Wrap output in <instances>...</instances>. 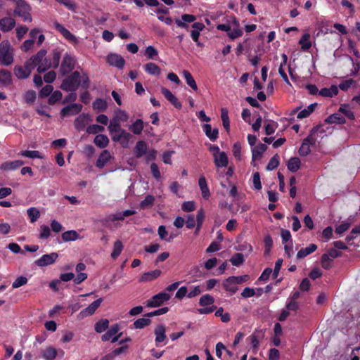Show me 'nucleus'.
<instances>
[{"label":"nucleus","instance_id":"1","mask_svg":"<svg viewBox=\"0 0 360 360\" xmlns=\"http://www.w3.org/2000/svg\"><path fill=\"white\" fill-rule=\"evenodd\" d=\"M15 5L13 10L14 16L21 18L25 22L30 23L32 20L30 4L25 1V0H21L15 3Z\"/></svg>","mask_w":360,"mask_h":360},{"label":"nucleus","instance_id":"2","mask_svg":"<svg viewBox=\"0 0 360 360\" xmlns=\"http://www.w3.org/2000/svg\"><path fill=\"white\" fill-rule=\"evenodd\" d=\"M80 73L78 71H74L62 82L60 88L66 91H75L80 85Z\"/></svg>","mask_w":360,"mask_h":360},{"label":"nucleus","instance_id":"3","mask_svg":"<svg viewBox=\"0 0 360 360\" xmlns=\"http://www.w3.org/2000/svg\"><path fill=\"white\" fill-rule=\"evenodd\" d=\"M0 63L6 66H9L13 63V54L11 51L8 41H2L0 44Z\"/></svg>","mask_w":360,"mask_h":360},{"label":"nucleus","instance_id":"4","mask_svg":"<svg viewBox=\"0 0 360 360\" xmlns=\"http://www.w3.org/2000/svg\"><path fill=\"white\" fill-rule=\"evenodd\" d=\"M170 299V294L165 292H161L147 300L146 307L150 308L158 307Z\"/></svg>","mask_w":360,"mask_h":360},{"label":"nucleus","instance_id":"5","mask_svg":"<svg viewBox=\"0 0 360 360\" xmlns=\"http://www.w3.org/2000/svg\"><path fill=\"white\" fill-rule=\"evenodd\" d=\"M34 69V67L29 65L25 62L24 66L22 65H15L14 67V75L19 79H25L30 77L32 70Z\"/></svg>","mask_w":360,"mask_h":360},{"label":"nucleus","instance_id":"6","mask_svg":"<svg viewBox=\"0 0 360 360\" xmlns=\"http://www.w3.org/2000/svg\"><path fill=\"white\" fill-rule=\"evenodd\" d=\"M75 68V59L71 55L66 53L63 56V59L60 65V73L63 76L72 72Z\"/></svg>","mask_w":360,"mask_h":360},{"label":"nucleus","instance_id":"7","mask_svg":"<svg viewBox=\"0 0 360 360\" xmlns=\"http://www.w3.org/2000/svg\"><path fill=\"white\" fill-rule=\"evenodd\" d=\"M131 138V135L130 133L127 132V130L123 129L117 132L114 133L113 136H112V140L113 142L121 143L122 147H128Z\"/></svg>","mask_w":360,"mask_h":360},{"label":"nucleus","instance_id":"8","mask_svg":"<svg viewBox=\"0 0 360 360\" xmlns=\"http://www.w3.org/2000/svg\"><path fill=\"white\" fill-rule=\"evenodd\" d=\"M82 109L80 103H73L62 108L60 115L62 117L72 116L79 114Z\"/></svg>","mask_w":360,"mask_h":360},{"label":"nucleus","instance_id":"9","mask_svg":"<svg viewBox=\"0 0 360 360\" xmlns=\"http://www.w3.org/2000/svg\"><path fill=\"white\" fill-rule=\"evenodd\" d=\"M58 257V255L57 252L44 255L39 259L35 261V264L37 266H47L56 262Z\"/></svg>","mask_w":360,"mask_h":360},{"label":"nucleus","instance_id":"10","mask_svg":"<svg viewBox=\"0 0 360 360\" xmlns=\"http://www.w3.org/2000/svg\"><path fill=\"white\" fill-rule=\"evenodd\" d=\"M107 61L108 64L113 65L120 70L123 69L125 64V60L123 57L115 53L108 55Z\"/></svg>","mask_w":360,"mask_h":360},{"label":"nucleus","instance_id":"11","mask_svg":"<svg viewBox=\"0 0 360 360\" xmlns=\"http://www.w3.org/2000/svg\"><path fill=\"white\" fill-rule=\"evenodd\" d=\"M103 302V299L100 298L95 300L94 302L89 304L88 307L80 311L79 315L82 318H84L91 315H93L96 312L98 307L101 306Z\"/></svg>","mask_w":360,"mask_h":360},{"label":"nucleus","instance_id":"12","mask_svg":"<svg viewBox=\"0 0 360 360\" xmlns=\"http://www.w3.org/2000/svg\"><path fill=\"white\" fill-rule=\"evenodd\" d=\"M161 93L163 94L164 97H165V98H167V100L173 105L174 107L177 109L182 108V103L179 102V99L175 97L174 94H172L171 91L166 88L162 87Z\"/></svg>","mask_w":360,"mask_h":360},{"label":"nucleus","instance_id":"13","mask_svg":"<svg viewBox=\"0 0 360 360\" xmlns=\"http://www.w3.org/2000/svg\"><path fill=\"white\" fill-rule=\"evenodd\" d=\"M53 27L56 29L57 31L60 32V34L64 37L65 39L69 41H76V37L73 34H72L68 29H66L63 25L59 22H53Z\"/></svg>","mask_w":360,"mask_h":360},{"label":"nucleus","instance_id":"14","mask_svg":"<svg viewBox=\"0 0 360 360\" xmlns=\"http://www.w3.org/2000/svg\"><path fill=\"white\" fill-rule=\"evenodd\" d=\"M25 165L22 160H9L4 162L1 165V169L4 171H14Z\"/></svg>","mask_w":360,"mask_h":360},{"label":"nucleus","instance_id":"15","mask_svg":"<svg viewBox=\"0 0 360 360\" xmlns=\"http://www.w3.org/2000/svg\"><path fill=\"white\" fill-rule=\"evenodd\" d=\"M15 25V20L11 17H4L0 20V30L3 32L12 30Z\"/></svg>","mask_w":360,"mask_h":360},{"label":"nucleus","instance_id":"16","mask_svg":"<svg viewBox=\"0 0 360 360\" xmlns=\"http://www.w3.org/2000/svg\"><path fill=\"white\" fill-rule=\"evenodd\" d=\"M155 345L159 347V344L163 342L166 338V328L163 325H158L155 329Z\"/></svg>","mask_w":360,"mask_h":360},{"label":"nucleus","instance_id":"17","mask_svg":"<svg viewBox=\"0 0 360 360\" xmlns=\"http://www.w3.org/2000/svg\"><path fill=\"white\" fill-rule=\"evenodd\" d=\"M12 84V73L7 70H0V86H8Z\"/></svg>","mask_w":360,"mask_h":360},{"label":"nucleus","instance_id":"18","mask_svg":"<svg viewBox=\"0 0 360 360\" xmlns=\"http://www.w3.org/2000/svg\"><path fill=\"white\" fill-rule=\"evenodd\" d=\"M182 20L179 19L176 20V23L179 27L185 28L186 30L188 29V25L187 23L193 22L195 20V16L194 15L185 13L181 16Z\"/></svg>","mask_w":360,"mask_h":360},{"label":"nucleus","instance_id":"19","mask_svg":"<svg viewBox=\"0 0 360 360\" xmlns=\"http://www.w3.org/2000/svg\"><path fill=\"white\" fill-rule=\"evenodd\" d=\"M46 56V51L44 49H41L37 51V54L33 56L30 58L29 60L25 61L29 65H32L33 68L39 65V63H41L44 58Z\"/></svg>","mask_w":360,"mask_h":360},{"label":"nucleus","instance_id":"20","mask_svg":"<svg viewBox=\"0 0 360 360\" xmlns=\"http://www.w3.org/2000/svg\"><path fill=\"white\" fill-rule=\"evenodd\" d=\"M162 274L161 270H152L148 272L144 273L142 274L140 277L139 281L140 282H147V281H152L153 280L157 279L158 277H160Z\"/></svg>","mask_w":360,"mask_h":360},{"label":"nucleus","instance_id":"21","mask_svg":"<svg viewBox=\"0 0 360 360\" xmlns=\"http://www.w3.org/2000/svg\"><path fill=\"white\" fill-rule=\"evenodd\" d=\"M213 159H214V164L217 167H223L228 165V156L224 151L218 155L213 154Z\"/></svg>","mask_w":360,"mask_h":360},{"label":"nucleus","instance_id":"22","mask_svg":"<svg viewBox=\"0 0 360 360\" xmlns=\"http://www.w3.org/2000/svg\"><path fill=\"white\" fill-rule=\"evenodd\" d=\"M111 154L108 150H102L100 156L98 157V159L96 162V166L100 169L103 168V167L106 165L107 162L111 159Z\"/></svg>","mask_w":360,"mask_h":360},{"label":"nucleus","instance_id":"23","mask_svg":"<svg viewBox=\"0 0 360 360\" xmlns=\"http://www.w3.org/2000/svg\"><path fill=\"white\" fill-rule=\"evenodd\" d=\"M120 330V326L118 323H114L112 326L108 328L107 332L101 336L102 342H108L111 338L116 336Z\"/></svg>","mask_w":360,"mask_h":360},{"label":"nucleus","instance_id":"24","mask_svg":"<svg viewBox=\"0 0 360 360\" xmlns=\"http://www.w3.org/2000/svg\"><path fill=\"white\" fill-rule=\"evenodd\" d=\"M147 145L145 141H136L134 148V154L136 158H142L146 153Z\"/></svg>","mask_w":360,"mask_h":360},{"label":"nucleus","instance_id":"25","mask_svg":"<svg viewBox=\"0 0 360 360\" xmlns=\"http://www.w3.org/2000/svg\"><path fill=\"white\" fill-rule=\"evenodd\" d=\"M202 130L205 133L207 137L212 141H215L218 138V129L217 128L212 129L211 124H205L202 125Z\"/></svg>","mask_w":360,"mask_h":360},{"label":"nucleus","instance_id":"26","mask_svg":"<svg viewBox=\"0 0 360 360\" xmlns=\"http://www.w3.org/2000/svg\"><path fill=\"white\" fill-rule=\"evenodd\" d=\"M199 187L201 191L202 198L208 199L210 198V191L208 188L205 177L201 176L198 180Z\"/></svg>","mask_w":360,"mask_h":360},{"label":"nucleus","instance_id":"27","mask_svg":"<svg viewBox=\"0 0 360 360\" xmlns=\"http://www.w3.org/2000/svg\"><path fill=\"white\" fill-rule=\"evenodd\" d=\"M108 108V103L103 98H96L92 103V109L96 112H103Z\"/></svg>","mask_w":360,"mask_h":360},{"label":"nucleus","instance_id":"28","mask_svg":"<svg viewBox=\"0 0 360 360\" xmlns=\"http://www.w3.org/2000/svg\"><path fill=\"white\" fill-rule=\"evenodd\" d=\"M144 129V122L141 119H136L129 127V130L135 135H139Z\"/></svg>","mask_w":360,"mask_h":360},{"label":"nucleus","instance_id":"29","mask_svg":"<svg viewBox=\"0 0 360 360\" xmlns=\"http://www.w3.org/2000/svg\"><path fill=\"white\" fill-rule=\"evenodd\" d=\"M41 355L45 360H53L57 357L58 351L52 347H49L41 351Z\"/></svg>","mask_w":360,"mask_h":360},{"label":"nucleus","instance_id":"30","mask_svg":"<svg viewBox=\"0 0 360 360\" xmlns=\"http://www.w3.org/2000/svg\"><path fill=\"white\" fill-rule=\"evenodd\" d=\"M317 249V246L316 244L311 243L309 246H307L305 248H301L297 252V259H303L307 256L309 255L311 253L316 251Z\"/></svg>","mask_w":360,"mask_h":360},{"label":"nucleus","instance_id":"31","mask_svg":"<svg viewBox=\"0 0 360 360\" xmlns=\"http://www.w3.org/2000/svg\"><path fill=\"white\" fill-rule=\"evenodd\" d=\"M325 122L328 124H345V119L340 112H335L327 117Z\"/></svg>","mask_w":360,"mask_h":360},{"label":"nucleus","instance_id":"32","mask_svg":"<svg viewBox=\"0 0 360 360\" xmlns=\"http://www.w3.org/2000/svg\"><path fill=\"white\" fill-rule=\"evenodd\" d=\"M267 149V146L264 143H259L254 148L252 149V160L253 161L257 158H261L263 153Z\"/></svg>","mask_w":360,"mask_h":360},{"label":"nucleus","instance_id":"33","mask_svg":"<svg viewBox=\"0 0 360 360\" xmlns=\"http://www.w3.org/2000/svg\"><path fill=\"white\" fill-rule=\"evenodd\" d=\"M144 70L150 75H160L161 69L160 68L153 63H148L144 65Z\"/></svg>","mask_w":360,"mask_h":360},{"label":"nucleus","instance_id":"34","mask_svg":"<svg viewBox=\"0 0 360 360\" xmlns=\"http://www.w3.org/2000/svg\"><path fill=\"white\" fill-rule=\"evenodd\" d=\"M316 106H317V103H311L307 107H306L303 110H300V112H298L297 118L301 120V119L309 117L310 114H311L312 112L314 111Z\"/></svg>","mask_w":360,"mask_h":360},{"label":"nucleus","instance_id":"35","mask_svg":"<svg viewBox=\"0 0 360 360\" xmlns=\"http://www.w3.org/2000/svg\"><path fill=\"white\" fill-rule=\"evenodd\" d=\"M88 118L87 114H82L75 118L74 122V126L76 129L81 131L86 127V119Z\"/></svg>","mask_w":360,"mask_h":360},{"label":"nucleus","instance_id":"36","mask_svg":"<svg viewBox=\"0 0 360 360\" xmlns=\"http://www.w3.org/2000/svg\"><path fill=\"white\" fill-rule=\"evenodd\" d=\"M61 237L64 243H68L70 241H75L79 238V235L78 232L74 230H70L63 233Z\"/></svg>","mask_w":360,"mask_h":360},{"label":"nucleus","instance_id":"37","mask_svg":"<svg viewBox=\"0 0 360 360\" xmlns=\"http://www.w3.org/2000/svg\"><path fill=\"white\" fill-rule=\"evenodd\" d=\"M109 140L106 135L98 134L94 138V143L96 146L101 148H104L108 146Z\"/></svg>","mask_w":360,"mask_h":360},{"label":"nucleus","instance_id":"38","mask_svg":"<svg viewBox=\"0 0 360 360\" xmlns=\"http://www.w3.org/2000/svg\"><path fill=\"white\" fill-rule=\"evenodd\" d=\"M109 321L107 319H101L95 323V330L97 333H102L108 328Z\"/></svg>","mask_w":360,"mask_h":360},{"label":"nucleus","instance_id":"39","mask_svg":"<svg viewBox=\"0 0 360 360\" xmlns=\"http://www.w3.org/2000/svg\"><path fill=\"white\" fill-rule=\"evenodd\" d=\"M287 166L289 171L296 172L300 169V160L297 157H292L288 160Z\"/></svg>","mask_w":360,"mask_h":360},{"label":"nucleus","instance_id":"40","mask_svg":"<svg viewBox=\"0 0 360 360\" xmlns=\"http://www.w3.org/2000/svg\"><path fill=\"white\" fill-rule=\"evenodd\" d=\"M123 243L120 240H117L114 242L113 244V250L111 253V257L112 259H117V258L120 256L123 250Z\"/></svg>","mask_w":360,"mask_h":360},{"label":"nucleus","instance_id":"41","mask_svg":"<svg viewBox=\"0 0 360 360\" xmlns=\"http://www.w3.org/2000/svg\"><path fill=\"white\" fill-rule=\"evenodd\" d=\"M183 75L186 79V83L191 87V89L196 91L197 90V84L195 83V79L191 75L188 70L183 71Z\"/></svg>","mask_w":360,"mask_h":360},{"label":"nucleus","instance_id":"42","mask_svg":"<svg viewBox=\"0 0 360 360\" xmlns=\"http://www.w3.org/2000/svg\"><path fill=\"white\" fill-rule=\"evenodd\" d=\"M151 320L150 318H139L134 321V328L141 329L149 326Z\"/></svg>","mask_w":360,"mask_h":360},{"label":"nucleus","instance_id":"43","mask_svg":"<svg viewBox=\"0 0 360 360\" xmlns=\"http://www.w3.org/2000/svg\"><path fill=\"white\" fill-rule=\"evenodd\" d=\"M319 127H314L311 129L309 136L304 139L303 142L309 146H314L316 142V138L313 136L318 131Z\"/></svg>","mask_w":360,"mask_h":360},{"label":"nucleus","instance_id":"44","mask_svg":"<svg viewBox=\"0 0 360 360\" xmlns=\"http://www.w3.org/2000/svg\"><path fill=\"white\" fill-rule=\"evenodd\" d=\"M224 289L229 292L231 295H234L237 290L238 287L236 284H234L232 281H229V279H226L223 282Z\"/></svg>","mask_w":360,"mask_h":360},{"label":"nucleus","instance_id":"45","mask_svg":"<svg viewBox=\"0 0 360 360\" xmlns=\"http://www.w3.org/2000/svg\"><path fill=\"white\" fill-rule=\"evenodd\" d=\"M18 155L22 156V157H27L30 158H39L41 159L42 156L41 155V153L38 150H21Z\"/></svg>","mask_w":360,"mask_h":360},{"label":"nucleus","instance_id":"46","mask_svg":"<svg viewBox=\"0 0 360 360\" xmlns=\"http://www.w3.org/2000/svg\"><path fill=\"white\" fill-rule=\"evenodd\" d=\"M214 303V298L209 294L202 295L200 299L199 304L201 307L212 306Z\"/></svg>","mask_w":360,"mask_h":360},{"label":"nucleus","instance_id":"47","mask_svg":"<svg viewBox=\"0 0 360 360\" xmlns=\"http://www.w3.org/2000/svg\"><path fill=\"white\" fill-rule=\"evenodd\" d=\"M338 113H342L345 115V117L350 120H354V114L352 110H349L347 105H344L340 107L338 109Z\"/></svg>","mask_w":360,"mask_h":360},{"label":"nucleus","instance_id":"48","mask_svg":"<svg viewBox=\"0 0 360 360\" xmlns=\"http://www.w3.org/2000/svg\"><path fill=\"white\" fill-rule=\"evenodd\" d=\"M122 129H123L122 127H120L118 119L113 118L110 121V122H109V125H108L109 133L115 134Z\"/></svg>","mask_w":360,"mask_h":360},{"label":"nucleus","instance_id":"49","mask_svg":"<svg viewBox=\"0 0 360 360\" xmlns=\"http://www.w3.org/2000/svg\"><path fill=\"white\" fill-rule=\"evenodd\" d=\"M27 214L30 219V222L34 223L38 219L40 218V212L37 208L31 207L27 210Z\"/></svg>","mask_w":360,"mask_h":360},{"label":"nucleus","instance_id":"50","mask_svg":"<svg viewBox=\"0 0 360 360\" xmlns=\"http://www.w3.org/2000/svg\"><path fill=\"white\" fill-rule=\"evenodd\" d=\"M229 261H231L233 266H239L243 264L245 262V258L243 254L238 252L234 254Z\"/></svg>","mask_w":360,"mask_h":360},{"label":"nucleus","instance_id":"51","mask_svg":"<svg viewBox=\"0 0 360 360\" xmlns=\"http://www.w3.org/2000/svg\"><path fill=\"white\" fill-rule=\"evenodd\" d=\"M279 165V156L276 154L274 156L271 157V160H269V162H268L266 165V170L267 171H272L277 168V167Z\"/></svg>","mask_w":360,"mask_h":360},{"label":"nucleus","instance_id":"52","mask_svg":"<svg viewBox=\"0 0 360 360\" xmlns=\"http://www.w3.org/2000/svg\"><path fill=\"white\" fill-rule=\"evenodd\" d=\"M299 44L301 46V49L304 51L309 49L311 46V42L309 41V34H304L303 37L300 38Z\"/></svg>","mask_w":360,"mask_h":360},{"label":"nucleus","instance_id":"53","mask_svg":"<svg viewBox=\"0 0 360 360\" xmlns=\"http://www.w3.org/2000/svg\"><path fill=\"white\" fill-rule=\"evenodd\" d=\"M61 59V53L59 51H53L52 55L51 61H49L48 63H51V66L56 69L59 65L60 60Z\"/></svg>","mask_w":360,"mask_h":360},{"label":"nucleus","instance_id":"54","mask_svg":"<svg viewBox=\"0 0 360 360\" xmlns=\"http://www.w3.org/2000/svg\"><path fill=\"white\" fill-rule=\"evenodd\" d=\"M63 98V94L60 91L56 90L53 92V94L48 98V103L49 105H53L61 100Z\"/></svg>","mask_w":360,"mask_h":360},{"label":"nucleus","instance_id":"55","mask_svg":"<svg viewBox=\"0 0 360 360\" xmlns=\"http://www.w3.org/2000/svg\"><path fill=\"white\" fill-rule=\"evenodd\" d=\"M333 260L330 257H328L327 255L323 254L321 257V264L323 269L326 270H328L332 267Z\"/></svg>","mask_w":360,"mask_h":360},{"label":"nucleus","instance_id":"56","mask_svg":"<svg viewBox=\"0 0 360 360\" xmlns=\"http://www.w3.org/2000/svg\"><path fill=\"white\" fill-rule=\"evenodd\" d=\"M36 92L33 90L27 91L24 94L25 102L27 103H34L36 100Z\"/></svg>","mask_w":360,"mask_h":360},{"label":"nucleus","instance_id":"57","mask_svg":"<svg viewBox=\"0 0 360 360\" xmlns=\"http://www.w3.org/2000/svg\"><path fill=\"white\" fill-rule=\"evenodd\" d=\"M169 311V308L167 307H164L161 309H158L155 311H153L150 313H147L145 314V317L150 318L156 316H160L162 314H166Z\"/></svg>","mask_w":360,"mask_h":360},{"label":"nucleus","instance_id":"58","mask_svg":"<svg viewBox=\"0 0 360 360\" xmlns=\"http://www.w3.org/2000/svg\"><path fill=\"white\" fill-rule=\"evenodd\" d=\"M145 55L147 56L148 58L153 60L158 55V52L155 47L150 46L146 47L145 51Z\"/></svg>","mask_w":360,"mask_h":360},{"label":"nucleus","instance_id":"59","mask_svg":"<svg viewBox=\"0 0 360 360\" xmlns=\"http://www.w3.org/2000/svg\"><path fill=\"white\" fill-rule=\"evenodd\" d=\"M154 198L151 195H148L146 196L143 200H142L140 203V207L141 209H146L147 207H150L153 205Z\"/></svg>","mask_w":360,"mask_h":360},{"label":"nucleus","instance_id":"60","mask_svg":"<svg viewBox=\"0 0 360 360\" xmlns=\"http://www.w3.org/2000/svg\"><path fill=\"white\" fill-rule=\"evenodd\" d=\"M104 130V127L101 125L91 124L86 128V133L95 134L96 133L102 132Z\"/></svg>","mask_w":360,"mask_h":360},{"label":"nucleus","instance_id":"61","mask_svg":"<svg viewBox=\"0 0 360 360\" xmlns=\"http://www.w3.org/2000/svg\"><path fill=\"white\" fill-rule=\"evenodd\" d=\"M80 85L82 88L85 90H87L90 87V79L88 75L86 73H84L82 75H80Z\"/></svg>","mask_w":360,"mask_h":360},{"label":"nucleus","instance_id":"62","mask_svg":"<svg viewBox=\"0 0 360 360\" xmlns=\"http://www.w3.org/2000/svg\"><path fill=\"white\" fill-rule=\"evenodd\" d=\"M27 278L24 276H20L18 277V278L15 279L13 283V288L15 289L20 288V286L25 285L27 283Z\"/></svg>","mask_w":360,"mask_h":360},{"label":"nucleus","instance_id":"63","mask_svg":"<svg viewBox=\"0 0 360 360\" xmlns=\"http://www.w3.org/2000/svg\"><path fill=\"white\" fill-rule=\"evenodd\" d=\"M41 232L39 237H38L40 239L46 240L49 238L50 236V229L46 225H41L40 226Z\"/></svg>","mask_w":360,"mask_h":360},{"label":"nucleus","instance_id":"64","mask_svg":"<svg viewBox=\"0 0 360 360\" xmlns=\"http://www.w3.org/2000/svg\"><path fill=\"white\" fill-rule=\"evenodd\" d=\"M350 227V223L347 221H343L340 225L337 226L335 229V233L338 235H341L347 231Z\"/></svg>","mask_w":360,"mask_h":360}]
</instances>
